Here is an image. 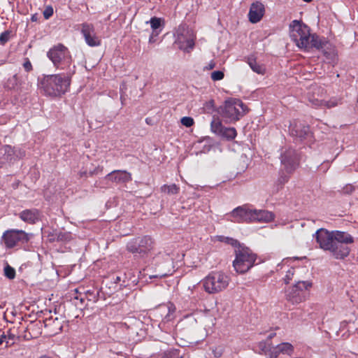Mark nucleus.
<instances>
[{
    "label": "nucleus",
    "mask_w": 358,
    "mask_h": 358,
    "mask_svg": "<svg viewBox=\"0 0 358 358\" xmlns=\"http://www.w3.org/2000/svg\"><path fill=\"white\" fill-rule=\"evenodd\" d=\"M236 130L234 127H224L220 136L226 138L228 140H233L236 136Z\"/></svg>",
    "instance_id": "32"
},
{
    "label": "nucleus",
    "mask_w": 358,
    "mask_h": 358,
    "mask_svg": "<svg viewBox=\"0 0 358 358\" xmlns=\"http://www.w3.org/2000/svg\"><path fill=\"white\" fill-rule=\"evenodd\" d=\"M161 191L169 195L177 194L179 193L180 188L176 184L170 185H164L161 187Z\"/></svg>",
    "instance_id": "29"
},
{
    "label": "nucleus",
    "mask_w": 358,
    "mask_h": 358,
    "mask_svg": "<svg viewBox=\"0 0 358 358\" xmlns=\"http://www.w3.org/2000/svg\"><path fill=\"white\" fill-rule=\"evenodd\" d=\"M12 31L6 30L0 34V44L4 45L10 38Z\"/></svg>",
    "instance_id": "36"
},
{
    "label": "nucleus",
    "mask_w": 358,
    "mask_h": 358,
    "mask_svg": "<svg viewBox=\"0 0 358 358\" xmlns=\"http://www.w3.org/2000/svg\"><path fill=\"white\" fill-rule=\"evenodd\" d=\"M328 42L324 38H320L315 34L310 35V38L308 40V47L303 48L301 50L309 52L311 49L315 48L318 50H322L327 45Z\"/></svg>",
    "instance_id": "20"
},
{
    "label": "nucleus",
    "mask_w": 358,
    "mask_h": 358,
    "mask_svg": "<svg viewBox=\"0 0 358 358\" xmlns=\"http://www.w3.org/2000/svg\"><path fill=\"white\" fill-rule=\"evenodd\" d=\"M323 53H324V55H326L327 57H328V55H328L327 52H326V51H324H324H323Z\"/></svg>",
    "instance_id": "62"
},
{
    "label": "nucleus",
    "mask_w": 358,
    "mask_h": 358,
    "mask_svg": "<svg viewBox=\"0 0 358 358\" xmlns=\"http://www.w3.org/2000/svg\"><path fill=\"white\" fill-rule=\"evenodd\" d=\"M289 173H285L281 172L277 180L275 182L276 187L275 191L278 192L282 188L283 185L289 181Z\"/></svg>",
    "instance_id": "28"
},
{
    "label": "nucleus",
    "mask_w": 358,
    "mask_h": 358,
    "mask_svg": "<svg viewBox=\"0 0 358 358\" xmlns=\"http://www.w3.org/2000/svg\"><path fill=\"white\" fill-rule=\"evenodd\" d=\"M150 25L152 31H159L158 29L161 27V19L156 17L150 19Z\"/></svg>",
    "instance_id": "38"
},
{
    "label": "nucleus",
    "mask_w": 358,
    "mask_h": 358,
    "mask_svg": "<svg viewBox=\"0 0 358 358\" xmlns=\"http://www.w3.org/2000/svg\"><path fill=\"white\" fill-rule=\"evenodd\" d=\"M39 358H52V357L47 356V355H43V356H41Z\"/></svg>",
    "instance_id": "60"
},
{
    "label": "nucleus",
    "mask_w": 358,
    "mask_h": 358,
    "mask_svg": "<svg viewBox=\"0 0 358 358\" xmlns=\"http://www.w3.org/2000/svg\"><path fill=\"white\" fill-rule=\"evenodd\" d=\"M168 308H169V312L173 313L175 311V306H174V305L173 303H170L169 304Z\"/></svg>",
    "instance_id": "55"
},
{
    "label": "nucleus",
    "mask_w": 358,
    "mask_h": 358,
    "mask_svg": "<svg viewBox=\"0 0 358 358\" xmlns=\"http://www.w3.org/2000/svg\"><path fill=\"white\" fill-rule=\"evenodd\" d=\"M280 162L287 173H292L299 165V155L292 148L285 149L280 155Z\"/></svg>",
    "instance_id": "11"
},
{
    "label": "nucleus",
    "mask_w": 358,
    "mask_h": 358,
    "mask_svg": "<svg viewBox=\"0 0 358 358\" xmlns=\"http://www.w3.org/2000/svg\"><path fill=\"white\" fill-rule=\"evenodd\" d=\"M43 322L45 327L51 328V330L54 334H57L62 331V325L57 317H55V319L52 317L46 318Z\"/></svg>",
    "instance_id": "25"
},
{
    "label": "nucleus",
    "mask_w": 358,
    "mask_h": 358,
    "mask_svg": "<svg viewBox=\"0 0 358 358\" xmlns=\"http://www.w3.org/2000/svg\"><path fill=\"white\" fill-rule=\"evenodd\" d=\"M160 31H152L149 38V43H153L156 41L155 38L159 35Z\"/></svg>",
    "instance_id": "49"
},
{
    "label": "nucleus",
    "mask_w": 358,
    "mask_h": 358,
    "mask_svg": "<svg viewBox=\"0 0 358 358\" xmlns=\"http://www.w3.org/2000/svg\"><path fill=\"white\" fill-rule=\"evenodd\" d=\"M210 128L212 132L218 136H220L224 127H223L222 122L218 118L216 119L214 117L210 123Z\"/></svg>",
    "instance_id": "27"
},
{
    "label": "nucleus",
    "mask_w": 358,
    "mask_h": 358,
    "mask_svg": "<svg viewBox=\"0 0 358 358\" xmlns=\"http://www.w3.org/2000/svg\"><path fill=\"white\" fill-rule=\"evenodd\" d=\"M81 34L86 43L90 47H96L101 45V39L96 35L94 27L91 24H82Z\"/></svg>",
    "instance_id": "16"
},
{
    "label": "nucleus",
    "mask_w": 358,
    "mask_h": 358,
    "mask_svg": "<svg viewBox=\"0 0 358 358\" xmlns=\"http://www.w3.org/2000/svg\"><path fill=\"white\" fill-rule=\"evenodd\" d=\"M275 335V334H274V333H271V334L268 336V338L271 339V338H272Z\"/></svg>",
    "instance_id": "58"
},
{
    "label": "nucleus",
    "mask_w": 358,
    "mask_h": 358,
    "mask_svg": "<svg viewBox=\"0 0 358 358\" xmlns=\"http://www.w3.org/2000/svg\"><path fill=\"white\" fill-rule=\"evenodd\" d=\"M105 178L117 184L127 183L132 180L131 173L124 170H114L107 174Z\"/></svg>",
    "instance_id": "17"
},
{
    "label": "nucleus",
    "mask_w": 358,
    "mask_h": 358,
    "mask_svg": "<svg viewBox=\"0 0 358 358\" xmlns=\"http://www.w3.org/2000/svg\"><path fill=\"white\" fill-rule=\"evenodd\" d=\"M286 299L293 304L299 303L303 300V298L300 295L299 292H288V294L286 295Z\"/></svg>",
    "instance_id": "34"
},
{
    "label": "nucleus",
    "mask_w": 358,
    "mask_h": 358,
    "mask_svg": "<svg viewBox=\"0 0 358 358\" xmlns=\"http://www.w3.org/2000/svg\"><path fill=\"white\" fill-rule=\"evenodd\" d=\"M25 156V151L20 148H15V161L23 158Z\"/></svg>",
    "instance_id": "45"
},
{
    "label": "nucleus",
    "mask_w": 358,
    "mask_h": 358,
    "mask_svg": "<svg viewBox=\"0 0 358 358\" xmlns=\"http://www.w3.org/2000/svg\"><path fill=\"white\" fill-rule=\"evenodd\" d=\"M53 236H56L58 242H69L71 239V234L67 231H55Z\"/></svg>",
    "instance_id": "30"
},
{
    "label": "nucleus",
    "mask_w": 358,
    "mask_h": 358,
    "mask_svg": "<svg viewBox=\"0 0 358 358\" xmlns=\"http://www.w3.org/2000/svg\"><path fill=\"white\" fill-rule=\"evenodd\" d=\"M248 64L252 70L258 73V74H264L265 72V67L259 64L257 62L256 59L254 58H248Z\"/></svg>",
    "instance_id": "26"
},
{
    "label": "nucleus",
    "mask_w": 358,
    "mask_h": 358,
    "mask_svg": "<svg viewBox=\"0 0 358 358\" xmlns=\"http://www.w3.org/2000/svg\"><path fill=\"white\" fill-rule=\"evenodd\" d=\"M338 231V230L329 231L327 229L320 228L313 234V238L320 248L324 251H329L334 243V237L337 236L336 233Z\"/></svg>",
    "instance_id": "12"
},
{
    "label": "nucleus",
    "mask_w": 358,
    "mask_h": 358,
    "mask_svg": "<svg viewBox=\"0 0 358 358\" xmlns=\"http://www.w3.org/2000/svg\"><path fill=\"white\" fill-rule=\"evenodd\" d=\"M44 18L48 20L53 15V8L52 6H47L43 11Z\"/></svg>",
    "instance_id": "47"
},
{
    "label": "nucleus",
    "mask_w": 358,
    "mask_h": 358,
    "mask_svg": "<svg viewBox=\"0 0 358 358\" xmlns=\"http://www.w3.org/2000/svg\"><path fill=\"white\" fill-rule=\"evenodd\" d=\"M34 325L35 324H34V322H31L30 324L24 330V335L23 336V337L25 340H30L31 338H33V336L31 334V333L28 331L31 330L32 327H34Z\"/></svg>",
    "instance_id": "46"
},
{
    "label": "nucleus",
    "mask_w": 358,
    "mask_h": 358,
    "mask_svg": "<svg viewBox=\"0 0 358 358\" xmlns=\"http://www.w3.org/2000/svg\"><path fill=\"white\" fill-rule=\"evenodd\" d=\"M6 346H11L15 343V335L13 333H11L10 329L7 332L6 334Z\"/></svg>",
    "instance_id": "40"
},
{
    "label": "nucleus",
    "mask_w": 358,
    "mask_h": 358,
    "mask_svg": "<svg viewBox=\"0 0 358 358\" xmlns=\"http://www.w3.org/2000/svg\"><path fill=\"white\" fill-rule=\"evenodd\" d=\"M264 6L260 1H255L250 6L248 17L252 23L259 22L264 15Z\"/></svg>",
    "instance_id": "18"
},
{
    "label": "nucleus",
    "mask_w": 358,
    "mask_h": 358,
    "mask_svg": "<svg viewBox=\"0 0 358 358\" xmlns=\"http://www.w3.org/2000/svg\"><path fill=\"white\" fill-rule=\"evenodd\" d=\"M2 240L3 241L6 248H12L19 242H28L29 240V235L23 230L10 229L3 233Z\"/></svg>",
    "instance_id": "13"
},
{
    "label": "nucleus",
    "mask_w": 358,
    "mask_h": 358,
    "mask_svg": "<svg viewBox=\"0 0 358 358\" xmlns=\"http://www.w3.org/2000/svg\"><path fill=\"white\" fill-rule=\"evenodd\" d=\"M175 43L179 49L189 52L194 47L195 35L192 29L185 24H180L175 33Z\"/></svg>",
    "instance_id": "8"
},
{
    "label": "nucleus",
    "mask_w": 358,
    "mask_h": 358,
    "mask_svg": "<svg viewBox=\"0 0 358 358\" xmlns=\"http://www.w3.org/2000/svg\"><path fill=\"white\" fill-rule=\"evenodd\" d=\"M246 106L238 99L231 98L224 101L220 106L219 113L227 122H232L238 120L245 113Z\"/></svg>",
    "instance_id": "4"
},
{
    "label": "nucleus",
    "mask_w": 358,
    "mask_h": 358,
    "mask_svg": "<svg viewBox=\"0 0 358 358\" xmlns=\"http://www.w3.org/2000/svg\"><path fill=\"white\" fill-rule=\"evenodd\" d=\"M97 173V169H94L93 171H90L89 173L85 171V172H80V177H83V176H87V175L89 174V176H92L93 174L94 173Z\"/></svg>",
    "instance_id": "52"
},
{
    "label": "nucleus",
    "mask_w": 358,
    "mask_h": 358,
    "mask_svg": "<svg viewBox=\"0 0 358 358\" xmlns=\"http://www.w3.org/2000/svg\"><path fill=\"white\" fill-rule=\"evenodd\" d=\"M252 222H268L273 220V213L265 210H252Z\"/></svg>",
    "instance_id": "22"
},
{
    "label": "nucleus",
    "mask_w": 358,
    "mask_h": 358,
    "mask_svg": "<svg viewBox=\"0 0 358 358\" xmlns=\"http://www.w3.org/2000/svg\"><path fill=\"white\" fill-rule=\"evenodd\" d=\"M336 235L337 236L334 237L329 252L335 259H344L350 252V248L348 245L354 243V238L348 232L342 231L336 232Z\"/></svg>",
    "instance_id": "5"
},
{
    "label": "nucleus",
    "mask_w": 358,
    "mask_h": 358,
    "mask_svg": "<svg viewBox=\"0 0 358 358\" xmlns=\"http://www.w3.org/2000/svg\"><path fill=\"white\" fill-rule=\"evenodd\" d=\"M303 1H305V2L309 3V2L312 1L313 0H303Z\"/></svg>",
    "instance_id": "64"
},
{
    "label": "nucleus",
    "mask_w": 358,
    "mask_h": 358,
    "mask_svg": "<svg viewBox=\"0 0 358 358\" xmlns=\"http://www.w3.org/2000/svg\"><path fill=\"white\" fill-rule=\"evenodd\" d=\"M100 294H102L103 298L105 297V292H95V294H87V303L90 302V301H92L94 303L99 301Z\"/></svg>",
    "instance_id": "39"
},
{
    "label": "nucleus",
    "mask_w": 358,
    "mask_h": 358,
    "mask_svg": "<svg viewBox=\"0 0 358 358\" xmlns=\"http://www.w3.org/2000/svg\"><path fill=\"white\" fill-rule=\"evenodd\" d=\"M152 267L157 273L152 277H164L171 274L173 271V258L169 252L166 250L159 251L152 259Z\"/></svg>",
    "instance_id": "7"
},
{
    "label": "nucleus",
    "mask_w": 358,
    "mask_h": 358,
    "mask_svg": "<svg viewBox=\"0 0 358 358\" xmlns=\"http://www.w3.org/2000/svg\"><path fill=\"white\" fill-rule=\"evenodd\" d=\"M229 216L232 217L231 221L234 222H252V210L245 206H238L229 213Z\"/></svg>",
    "instance_id": "14"
},
{
    "label": "nucleus",
    "mask_w": 358,
    "mask_h": 358,
    "mask_svg": "<svg viewBox=\"0 0 358 358\" xmlns=\"http://www.w3.org/2000/svg\"><path fill=\"white\" fill-rule=\"evenodd\" d=\"M342 191L343 194H350L355 191V187L351 184H348L343 188Z\"/></svg>",
    "instance_id": "48"
},
{
    "label": "nucleus",
    "mask_w": 358,
    "mask_h": 358,
    "mask_svg": "<svg viewBox=\"0 0 358 358\" xmlns=\"http://www.w3.org/2000/svg\"><path fill=\"white\" fill-rule=\"evenodd\" d=\"M205 291H222L228 287L229 278L221 272L212 273L201 282Z\"/></svg>",
    "instance_id": "9"
},
{
    "label": "nucleus",
    "mask_w": 358,
    "mask_h": 358,
    "mask_svg": "<svg viewBox=\"0 0 358 358\" xmlns=\"http://www.w3.org/2000/svg\"><path fill=\"white\" fill-rule=\"evenodd\" d=\"M152 239L148 236L137 237L128 242L127 249L135 255L143 257L152 249Z\"/></svg>",
    "instance_id": "10"
},
{
    "label": "nucleus",
    "mask_w": 358,
    "mask_h": 358,
    "mask_svg": "<svg viewBox=\"0 0 358 358\" xmlns=\"http://www.w3.org/2000/svg\"><path fill=\"white\" fill-rule=\"evenodd\" d=\"M310 27L301 21L294 20L289 24V36L299 48H308L310 38Z\"/></svg>",
    "instance_id": "6"
},
{
    "label": "nucleus",
    "mask_w": 358,
    "mask_h": 358,
    "mask_svg": "<svg viewBox=\"0 0 358 358\" xmlns=\"http://www.w3.org/2000/svg\"><path fill=\"white\" fill-rule=\"evenodd\" d=\"M324 101H319L316 99L314 102H313V104L317 106H323L324 105Z\"/></svg>",
    "instance_id": "54"
},
{
    "label": "nucleus",
    "mask_w": 358,
    "mask_h": 358,
    "mask_svg": "<svg viewBox=\"0 0 358 358\" xmlns=\"http://www.w3.org/2000/svg\"><path fill=\"white\" fill-rule=\"evenodd\" d=\"M181 123L182 125L189 127L194 124V120L190 117H183L181 119Z\"/></svg>",
    "instance_id": "43"
},
{
    "label": "nucleus",
    "mask_w": 358,
    "mask_h": 358,
    "mask_svg": "<svg viewBox=\"0 0 358 358\" xmlns=\"http://www.w3.org/2000/svg\"><path fill=\"white\" fill-rule=\"evenodd\" d=\"M276 350L282 354L290 355L293 352V346L289 343H282L277 345Z\"/></svg>",
    "instance_id": "31"
},
{
    "label": "nucleus",
    "mask_w": 358,
    "mask_h": 358,
    "mask_svg": "<svg viewBox=\"0 0 358 358\" xmlns=\"http://www.w3.org/2000/svg\"><path fill=\"white\" fill-rule=\"evenodd\" d=\"M39 211L36 208L27 209L20 213L21 220L29 224L36 223L39 220Z\"/></svg>",
    "instance_id": "21"
},
{
    "label": "nucleus",
    "mask_w": 358,
    "mask_h": 358,
    "mask_svg": "<svg viewBox=\"0 0 358 358\" xmlns=\"http://www.w3.org/2000/svg\"><path fill=\"white\" fill-rule=\"evenodd\" d=\"M346 324H347V322H346V321H344V322H343L341 323V325H342L343 327H344Z\"/></svg>",
    "instance_id": "61"
},
{
    "label": "nucleus",
    "mask_w": 358,
    "mask_h": 358,
    "mask_svg": "<svg viewBox=\"0 0 358 358\" xmlns=\"http://www.w3.org/2000/svg\"><path fill=\"white\" fill-rule=\"evenodd\" d=\"M106 294V293L105 292V294ZM101 299H102L103 301L106 300V296L103 298V295H102V294H100V296H99V300H101Z\"/></svg>",
    "instance_id": "59"
},
{
    "label": "nucleus",
    "mask_w": 358,
    "mask_h": 358,
    "mask_svg": "<svg viewBox=\"0 0 358 358\" xmlns=\"http://www.w3.org/2000/svg\"><path fill=\"white\" fill-rule=\"evenodd\" d=\"M215 66V63L213 61H211L207 66L203 67L204 71L211 70L214 69Z\"/></svg>",
    "instance_id": "51"
},
{
    "label": "nucleus",
    "mask_w": 358,
    "mask_h": 358,
    "mask_svg": "<svg viewBox=\"0 0 358 358\" xmlns=\"http://www.w3.org/2000/svg\"><path fill=\"white\" fill-rule=\"evenodd\" d=\"M289 131L292 136L299 141H302L310 135L309 126L299 121L290 123Z\"/></svg>",
    "instance_id": "15"
},
{
    "label": "nucleus",
    "mask_w": 358,
    "mask_h": 358,
    "mask_svg": "<svg viewBox=\"0 0 358 358\" xmlns=\"http://www.w3.org/2000/svg\"><path fill=\"white\" fill-rule=\"evenodd\" d=\"M293 275H294V273L291 270H289L287 272L285 278H284V281H285V284H288L289 282V280H292Z\"/></svg>",
    "instance_id": "50"
},
{
    "label": "nucleus",
    "mask_w": 358,
    "mask_h": 358,
    "mask_svg": "<svg viewBox=\"0 0 358 358\" xmlns=\"http://www.w3.org/2000/svg\"><path fill=\"white\" fill-rule=\"evenodd\" d=\"M6 341V334L3 332V334L0 336V345Z\"/></svg>",
    "instance_id": "53"
},
{
    "label": "nucleus",
    "mask_w": 358,
    "mask_h": 358,
    "mask_svg": "<svg viewBox=\"0 0 358 358\" xmlns=\"http://www.w3.org/2000/svg\"><path fill=\"white\" fill-rule=\"evenodd\" d=\"M87 294H92L95 292H74L71 299L74 305L80 309L88 306V303H86Z\"/></svg>",
    "instance_id": "23"
},
{
    "label": "nucleus",
    "mask_w": 358,
    "mask_h": 358,
    "mask_svg": "<svg viewBox=\"0 0 358 358\" xmlns=\"http://www.w3.org/2000/svg\"><path fill=\"white\" fill-rule=\"evenodd\" d=\"M347 294H348V292H347ZM348 296L350 297V299L351 301H353V299H352V296H349V294H348Z\"/></svg>",
    "instance_id": "63"
},
{
    "label": "nucleus",
    "mask_w": 358,
    "mask_h": 358,
    "mask_svg": "<svg viewBox=\"0 0 358 358\" xmlns=\"http://www.w3.org/2000/svg\"><path fill=\"white\" fill-rule=\"evenodd\" d=\"M295 289L294 291H304L312 287V282L310 281H297L294 285Z\"/></svg>",
    "instance_id": "33"
},
{
    "label": "nucleus",
    "mask_w": 358,
    "mask_h": 358,
    "mask_svg": "<svg viewBox=\"0 0 358 358\" xmlns=\"http://www.w3.org/2000/svg\"><path fill=\"white\" fill-rule=\"evenodd\" d=\"M36 20H37L36 15H33L31 16V20H32L33 22H34V21H36Z\"/></svg>",
    "instance_id": "57"
},
{
    "label": "nucleus",
    "mask_w": 358,
    "mask_h": 358,
    "mask_svg": "<svg viewBox=\"0 0 358 358\" xmlns=\"http://www.w3.org/2000/svg\"><path fill=\"white\" fill-rule=\"evenodd\" d=\"M22 66L27 72H30L33 70L32 64H31L29 59L27 57H25L24 59V62L22 64Z\"/></svg>",
    "instance_id": "44"
},
{
    "label": "nucleus",
    "mask_w": 358,
    "mask_h": 358,
    "mask_svg": "<svg viewBox=\"0 0 358 358\" xmlns=\"http://www.w3.org/2000/svg\"><path fill=\"white\" fill-rule=\"evenodd\" d=\"M4 275L8 278V279H13L15 276V270L7 264L4 267Z\"/></svg>",
    "instance_id": "37"
},
{
    "label": "nucleus",
    "mask_w": 358,
    "mask_h": 358,
    "mask_svg": "<svg viewBox=\"0 0 358 358\" xmlns=\"http://www.w3.org/2000/svg\"><path fill=\"white\" fill-rule=\"evenodd\" d=\"M227 242L235 248L236 258L233 262V266L236 271L244 273L249 271L253 266L257 255L236 239L227 238Z\"/></svg>",
    "instance_id": "2"
},
{
    "label": "nucleus",
    "mask_w": 358,
    "mask_h": 358,
    "mask_svg": "<svg viewBox=\"0 0 358 358\" xmlns=\"http://www.w3.org/2000/svg\"><path fill=\"white\" fill-rule=\"evenodd\" d=\"M47 56L57 69L67 72L69 76H73L76 72V66L72 64L71 55L64 45L59 43L49 50Z\"/></svg>",
    "instance_id": "3"
},
{
    "label": "nucleus",
    "mask_w": 358,
    "mask_h": 358,
    "mask_svg": "<svg viewBox=\"0 0 358 358\" xmlns=\"http://www.w3.org/2000/svg\"><path fill=\"white\" fill-rule=\"evenodd\" d=\"M15 162V147L8 145H3L0 148V167L6 164H12Z\"/></svg>",
    "instance_id": "19"
},
{
    "label": "nucleus",
    "mask_w": 358,
    "mask_h": 358,
    "mask_svg": "<svg viewBox=\"0 0 358 358\" xmlns=\"http://www.w3.org/2000/svg\"><path fill=\"white\" fill-rule=\"evenodd\" d=\"M224 74L222 71H215L211 73L210 78L213 81H217L222 80L224 78Z\"/></svg>",
    "instance_id": "41"
},
{
    "label": "nucleus",
    "mask_w": 358,
    "mask_h": 358,
    "mask_svg": "<svg viewBox=\"0 0 358 358\" xmlns=\"http://www.w3.org/2000/svg\"><path fill=\"white\" fill-rule=\"evenodd\" d=\"M214 108H215V101L213 99H210V101L206 102V103L203 106V108L206 113H210V112L213 111Z\"/></svg>",
    "instance_id": "42"
},
{
    "label": "nucleus",
    "mask_w": 358,
    "mask_h": 358,
    "mask_svg": "<svg viewBox=\"0 0 358 358\" xmlns=\"http://www.w3.org/2000/svg\"><path fill=\"white\" fill-rule=\"evenodd\" d=\"M49 241L50 242H54V241H57L56 240V236H53V234H51V235H49Z\"/></svg>",
    "instance_id": "56"
},
{
    "label": "nucleus",
    "mask_w": 358,
    "mask_h": 358,
    "mask_svg": "<svg viewBox=\"0 0 358 358\" xmlns=\"http://www.w3.org/2000/svg\"><path fill=\"white\" fill-rule=\"evenodd\" d=\"M72 76H69L67 72L44 76L40 81L41 88L47 96H61L68 90Z\"/></svg>",
    "instance_id": "1"
},
{
    "label": "nucleus",
    "mask_w": 358,
    "mask_h": 358,
    "mask_svg": "<svg viewBox=\"0 0 358 358\" xmlns=\"http://www.w3.org/2000/svg\"><path fill=\"white\" fill-rule=\"evenodd\" d=\"M21 85V80L17 74L9 77L4 83V88L9 90H18Z\"/></svg>",
    "instance_id": "24"
},
{
    "label": "nucleus",
    "mask_w": 358,
    "mask_h": 358,
    "mask_svg": "<svg viewBox=\"0 0 358 358\" xmlns=\"http://www.w3.org/2000/svg\"><path fill=\"white\" fill-rule=\"evenodd\" d=\"M342 103V100L340 98L332 97L329 101L324 102V106L327 108H333Z\"/></svg>",
    "instance_id": "35"
}]
</instances>
